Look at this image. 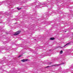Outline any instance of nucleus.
Wrapping results in <instances>:
<instances>
[{"mask_svg": "<svg viewBox=\"0 0 73 73\" xmlns=\"http://www.w3.org/2000/svg\"><path fill=\"white\" fill-rule=\"evenodd\" d=\"M20 33V31H19L16 32L14 34V35H19Z\"/></svg>", "mask_w": 73, "mask_h": 73, "instance_id": "f257e3e1", "label": "nucleus"}, {"mask_svg": "<svg viewBox=\"0 0 73 73\" xmlns=\"http://www.w3.org/2000/svg\"><path fill=\"white\" fill-rule=\"evenodd\" d=\"M28 61V59H24L21 61H22V62H25V61Z\"/></svg>", "mask_w": 73, "mask_h": 73, "instance_id": "f03ea898", "label": "nucleus"}, {"mask_svg": "<svg viewBox=\"0 0 73 73\" xmlns=\"http://www.w3.org/2000/svg\"><path fill=\"white\" fill-rule=\"evenodd\" d=\"M50 40H54V38L53 37L51 38H50Z\"/></svg>", "mask_w": 73, "mask_h": 73, "instance_id": "7ed1b4c3", "label": "nucleus"}, {"mask_svg": "<svg viewBox=\"0 0 73 73\" xmlns=\"http://www.w3.org/2000/svg\"><path fill=\"white\" fill-rule=\"evenodd\" d=\"M63 52L62 51V50H61L60 52V54H62V52Z\"/></svg>", "mask_w": 73, "mask_h": 73, "instance_id": "20e7f679", "label": "nucleus"}, {"mask_svg": "<svg viewBox=\"0 0 73 73\" xmlns=\"http://www.w3.org/2000/svg\"><path fill=\"white\" fill-rule=\"evenodd\" d=\"M17 9L18 10H20V9H21V8H17Z\"/></svg>", "mask_w": 73, "mask_h": 73, "instance_id": "39448f33", "label": "nucleus"}, {"mask_svg": "<svg viewBox=\"0 0 73 73\" xmlns=\"http://www.w3.org/2000/svg\"><path fill=\"white\" fill-rule=\"evenodd\" d=\"M68 44H66L65 46H64V47L65 46H66V45H68Z\"/></svg>", "mask_w": 73, "mask_h": 73, "instance_id": "423d86ee", "label": "nucleus"}, {"mask_svg": "<svg viewBox=\"0 0 73 73\" xmlns=\"http://www.w3.org/2000/svg\"><path fill=\"white\" fill-rule=\"evenodd\" d=\"M21 55H20L18 57H21Z\"/></svg>", "mask_w": 73, "mask_h": 73, "instance_id": "0eeeda50", "label": "nucleus"}, {"mask_svg": "<svg viewBox=\"0 0 73 73\" xmlns=\"http://www.w3.org/2000/svg\"><path fill=\"white\" fill-rule=\"evenodd\" d=\"M48 67H49V66H48L47 67L48 68Z\"/></svg>", "mask_w": 73, "mask_h": 73, "instance_id": "6e6552de", "label": "nucleus"}, {"mask_svg": "<svg viewBox=\"0 0 73 73\" xmlns=\"http://www.w3.org/2000/svg\"><path fill=\"white\" fill-rule=\"evenodd\" d=\"M56 65H54V66H56Z\"/></svg>", "mask_w": 73, "mask_h": 73, "instance_id": "1a4fd4ad", "label": "nucleus"}, {"mask_svg": "<svg viewBox=\"0 0 73 73\" xmlns=\"http://www.w3.org/2000/svg\"><path fill=\"white\" fill-rule=\"evenodd\" d=\"M60 65V64H58V65Z\"/></svg>", "mask_w": 73, "mask_h": 73, "instance_id": "9d476101", "label": "nucleus"}, {"mask_svg": "<svg viewBox=\"0 0 73 73\" xmlns=\"http://www.w3.org/2000/svg\"><path fill=\"white\" fill-rule=\"evenodd\" d=\"M64 64V63H63Z\"/></svg>", "mask_w": 73, "mask_h": 73, "instance_id": "9b49d317", "label": "nucleus"}]
</instances>
